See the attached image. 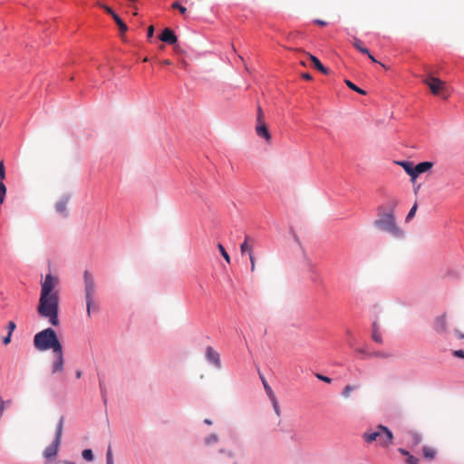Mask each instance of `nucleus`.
Here are the masks:
<instances>
[{
	"instance_id": "nucleus-7",
	"label": "nucleus",
	"mask_w": 464,
	"mask_h": 464,
	"mask_svg": "<svg viewBox=\"0 0 464 464\" xmlns=\"http://www.w3.org/2000/svg\"><path fill=\"white\" fill-rule=\"evenodd\" d=\"M423 82L434 95H440L444 89L445 83L439 78L428 76Z\"/></svg>"
},
{
	"instance_id": "nucleus-42",
	"label": "nucleus",
	"mask_w": 464,
	"mask_h": 464,
	"mask_svg": "<svg viewBox=\"0 0 464 464\" xmlns=\"http://www.w3.org/2000/svg\"><path fill=\"white\" fill-rule=\"evenodd\" d=\"M102 7L106 11L107 14H109L110 15H111V17H113V14H116L114 13V11L109 7V6H106V5H102Z\"/></svg>"
},
{
	"instance_id": "nucleus-43",
	"label": "nucleus",
	"mask_w": 464,
	"mask_h": 464,
	"mask_svg": "<svg viewBox=\"0 0 464 464\" xmlns=\"http://www.w3.org/2000/svg\"><path fill=\"white\" fill-rule=\"evenodd\" d=\"M454 355L459 358H464V351L463 350H457L454 352Z\"/></svg>"
},
{
	"instance_id": "nucleus-4",
	"label": "nucleus",
	"mask_w": 464,
	"mask_h": 464,
	"mask_svg": "<svg viewBox=\"0 0 464 464\" xmlns=\"http://www.w3.org/2000/svg\"><path fill=\"white\" fill-rule=\"evenodd\" d=\"M366 442L377 441L382 447H388L392 443V432L383 425H378L376 430L366 431L362 435Z\"/></svg>"
},
{
	"instance_id": "nucleus-38",
	"label": "nucleus",
	"mask_w": 464,
	"mask_h": 464,
	"mask_svg": "<svg viewBox=\"0 0 464 464\" xmlns=\"http://www.w3.org/2000/svg\"><path fill=\"white\" fill-rule=\"evenodd\" d=\"M16 325H15V323L14 321H10L8 323V325H7V328H8V334H11L14 332V330L15 329Z\"/></svg>"
},
{
	"instance_id": "nucleus-52",
	"label": "nucleus",
	"mask_w": 464,
	"mask_h": 464,
	"mask_svg": "<svg viewBox=\"0 0 464 464\" xmlns=\"http://www.w3.org/2000/svg\"><path fill=\"white\" fill-rule=\"evenodd\" d=\"M64 464H75L74 462H71V461H64Z\"/></svg>"
},
{
	"instance_id": "nucleus-51",
	"label": "nucleus",
	"mask_w": 464,
	"mask_h": 464,
	"mask_svg": "<svg viewBox=\"0 0 464 464\" xmlns=\"http://www.w3.org/2000/svg\"><path fill=\"white\" fill-rule=\"evenodd\" d=\"M162 63L165 64V65H169L170 64V61L169 60H165V61H163Z\"/></svg>"
},
{
	"instance_id": "nucleus-8",
	"label": "nucleus",
	"mask_w": 464,
	"mask_h": 464,
	"mask_svg": "<svg viewBox=\"0 0 464 464\" xmlns=\"http://www.w3.org/2000/svg\"><path fill=\"white\" fill-rule=\"evenodd\" d=\"M53 353V361L51 365V372L52 374L62 372L63 371L64 364L63 349H61L60 351H56Z\"/></svg>"
},
{
	"instance_id": "nucleus-29",
	"label": "nucleus",
	"mask_w": 464,
	"mask_h": 464,
	"mask_svg": "<svg viewBox=\"0 0 464 464\" xmlns=\"http://www.w3.org/2000/svg\"><path fill=\"white\" fill-rule=\"evenodd\" d=\"M417 203H415L412 208L410 209L408 215L406 216V218H405V221L406 222H409L411 218H413V217L415 216L416 214V211H417Z\"/></svg>"
},
{
	"instance_id": "nucleus-6",
	"label": "nucleus",
	"mask_w": 464,
	"mask_h": 464,
	"mask_svg": "<svg viewBox=\"0 0 464 464\" xmlns=\"http://www.w3.org/2000/svg\"><path fill=\"white\" fill-rule=\"evenodd\" d=\"M63 430V418L61 417L56 426L54 440L44 451V456L45 459H49L54 458L57 455L62 440Z\"/></svg>"
},
{
	"instance_id": "nucleus-54",
	"label": "nucleus",
	"mask_w": 464,
	"mask_h": 464,
	"mask_svg": "<svg viewBox=\"0 0 464 464\" xmlns=\"http://www.w3.org/2000/svg\"><path fill=\"white\" fill-rule=\"evenodd\" d=\"M358 352H359V353H364V350H361V349H359V350H358Z\"/></svg>"
},
{
	"instance_id": "nucleus-36",
	"label": "nucleus",
	"mask_w": 464,
	"mask_h": 464,
	"mask_svg": "<svg viewBox=\"0 0 464 464\" xmlns=\"http://www.w3.org/2000/svg\"><path fill=\"white\" fill-rule=\"evenodd\" d=\"M5 179V169L3 161H0V179L3 181Z\"/></svg>"
},
{
	"instance_id": "nucleus-33",
	"label": "nucleus",
	"mask_w": 464,
	"mask_h": 464,
	"mask_svg": "<svg viewBox=\"0 0 464 464\" xmlns=\"http://www.w3.org/2000/svg\"><path fill=\"white\" fill-rule=\"evenodd\" d=\"M263 384H264V388H265V390H266V392L267 396H268V397H269V399L271 400V395H272V396H276V395L274 394V392L272 391L271 387L266 383V381H263Z\"/></svg>"
},
{
	"instance_id": "nucleus-5",
	"label": "nucleus",
	"mask_w": 464,
	"mask_h": 464,
	"mask_svg": "<svg viewBox=\"0 0 464 464\" xmlns=\"http://www.w3.org/2000/svg\"><path fill=\"white\" fill-rule=\"evenodd\" d=\"M83 281L87 314L90 316L92 309L96 308V305L94 304L96 285L93 276L88 270L83 272Z\"/></svg>"
},
{
	"instance_id": "nucleus-30",
	"label": "nucleus",
	"mask_w": 464,
	"mask_h": 464,
	"mask_svg": "<svg viewBox=\"0 0 464 464\" xmlns=\"http://www.w3.org/2000/svg\"><path fill=\"white\" fill-rule=\"evenodd\" d=\"M171 7L173 9H178L182 15H186V14H187V8L184 7L183 5H179V2L173 3Z\"/></svg>"
},
{
	"instance_id": "nucleus-9",
	"label": "nucleus",
	"mask_w": 464,
	"mask_h": 464,
	"mask_svg": "<svg viewBox=\"0 0 464 464\" xmlns=\"http://www.w3.org/2000/svg\"><path fill=\"white\" fill-rule=\"evenodd\" d=\"M206 357L208 361L213 363L217 368L221 367L219 353L216 352L211 346L207 347Z\"/></svg>"
},
{
	"instance_id": "nucleus-34",
	"label": "nucleus",
	"mask_w": 464,
	"mask_h": 464,
	"mask_svg": "<svg viewBox=\"0 0 464 464\" xmlns=\"http://www.w3.org/2000/svg\"><path fill=\"white\" fill-rule=\"evenodd\" d=\"M106 462L107 464H113V457L111 449L109 448L106 453Z\"/></svg>"
},
{
	"instance_id": "nucleus-32",
	"label": "nucleus",
	"mask_w": 464,
	"mask_h": 464,
	"mask_svg": "<svg viewBox=\"0 0 464 464\" xmlns=\"http://www.w3.org/2000/svg\"><path fill=\"white\" fill-rule=\"evenodd\" d=\"M256 123H265V113L260 106L257 108Z\"/></svg>"
},
{
	"instance_id": "nucleus-35",
	"label": "nucleus",
	"mask_w": 464,
	"mask_h": 464,
	"mask_svg": "<svg viewBox=\"0 0 464 464\" xmlns=\"http://www.w3.org/2000/svg\"><path fill=\"white\" fill-rule=\"evenodd\" d=\"M411 439H412V441L414 444L417 445L420 442L421 437L418 433L412 432V433H411Z\"/></svg>"
},
{
	"instance_id": "nucleus-12",
	"label": "nucleus",
	"mask_w": 464,
	"mask_h": 464,
	"mask_svg": "<svg viewBox=\"0 0 464 464\" xmlns=\"http://www.w3.org/2000/svg\"><path fill=\"white\" fill-rule=\"evenodd\" d=\"M255 244V239L251 237L250 236H246L244 242L240 246V251L242 254L247 253L250 255V253H253V247Z\"/></svg>"
},
{
	"instance_id": "nucleus-37",
	"label": "nucleus",
	"mask_w": 464,
	"mask_h": 464,
	"mask_svg": "<svg viewBox=\"0 0 464 464\" xmlns=\"http://www.w3.org/2000/svg\"><path fill=\"white\" fill-rule=\"evenodd\" d=\"M370 355L374 356V357H382V358L390 357L389 353H382V352L373 353H371Z\"/></svg>"
},
{
	"instance_id": "nucleus-50",
	"label": "nucleus",
	"mask_w": 464,
	"mask_h": 464,
	"mask_svg": "<svg viewBox=\"0 0 464 464\" xmlns=\"http://www.w3.org/2000/svg\"><path fill=\"white\" fill-rule=\"evenodd\" d=\"M204 422H205L206 424H208V425H211V424H212V421H211L209 419H206V420H204Z\"/></svg>"
},
{
	"instance_id": "nucleus-46",
	"label": "nucleus",
	"mask_w": 464,
	"mask_h": 464,
	"mask_svg": "<svg viewBox=\"0 0 464 464\" xmlns=\"http://www.w3.org/2000/svg\"><path fill=\"white\" fill-rule=\"evenodd\" d=\"M227 458L230 459V464H235L234 463L233 454L231 452L227 453Z\"/></svg>"
},
{
	"instance_id": "nucleus-40",
	"label": "nucleus",
	"mask_w": 464,
	"mask_h": 464,
	"mask_svg": "<svg viewBox=\"0 0 464 464\" xmlns=\"http://www.w3.org/2000/svg\"><path fill=\"white\" fill-rule=\"evenodd\" d=\"M316 378L327 383H330L332 381L329 377L324 376L322 374H316Z\"/></svg>"
},
{
	"instance_id": "nucleus-11",
	"label": "nucleus",
	"mask_w": 464,
	"mask_h": 464,
	"mask_svg": "<svg viewBox=\"0 0 464 464\" xmlns=\"http://www.w3.org/2000/svg\"><path fill=\"white\" fill-rule=\"evenodd\" d=\"M256 131L258 137L265 139L267 143L271 141V134L268 130V128L265 123H256Z\"/></svg>"
},
{
	"instance_id": "nucleus-45",
	"label": "nucleus",
	"mask_w": 464,
	"mask_h": 464,
	"mask_svg": "<svg viewBox=\"0 0 464 464\" xmlns=\"http://www.w3.org/2000/svg\"><path fill=\"white\" fill-rule=\"evenodd\" d=\"M302 77H303L304 80H308V81L312 79L311 74H310V73H308V72H304V73H303V74H302Z\"/></svg>"
},
{
	"instance_id": "nucleus-48",
	"label": "nucleus",
	"mask_w": 464,
	"mask_h": 464,
	"mask_svg": "<svg viewBox=\"0 0 464 464\" xmlns=\"http://www.w3.org/2000/svg\"><path fill=\"white\" fill-rule=\"evenodd\" d=\"M369 56V58L373 62V63H377L376 59L369 53V54H367Z\"/></svg>"
},
{
	"instance_id": "nucleus-22",
	"label": "nucleus",
	"mask_w": 464,
	"mask_h": 464,
	"mask_svg": "<svg viewBox=\"0 0 464 464\" xmlns=\"http://www.w3.org/2000/svg\"><path fill=\"white\" fill-rule=\"evenodd\" d=\"M422 452L423 456L429 459H433L436 456V450L428 446L423 447Z\"/></svg>"
},
{
	"instance_id": "nucleus-19",
	"label": "nucleus",
	"mask_w": 464,
	"mask_h": 464,
	"mask_svg": "<svg viewBox=\"0 0 464 464\" xmlns=\"http://www.w3.org/2000/svg\"><path fill=\"white\" fill-rule=\"evenodd\" d=\"M399 452L407 457L405 459L406 464H419V459L411 455L406 450L399 449Z\"/></svg>"
},
{
	"instance_id": "nucleus-49",
	"label": "nucleus",
	"mask_w": 464,
	"mask_h": 464,
	"mask_svg": "<svg viewBox=\"0 0 464 464\" xmlns=\"http://www.w3.org/2000/svg\"><path fill=\"white\" fill-rule=\"evenodd\" d=\"M75 375H76V378H78V379H79V378H81V376H82V372H81V371H77V372H76V373H75Z\"/></svg>"
},
{
	"instance_id": "nucleus-31",
	"label": "nucleus",
	"mask_w": 464,
	"mask_h": 464,
	"mask_svg": "<svg viewBox=\"0 0 464 464\" xmlns=\"http://www.w3.org/2000/svg\"><path fill=\"white\" fill-rule=\"evenodd\" d=\"M218 435L217 434H211V435H209L208 437L206 438L205 443L209 446V445H212V444L218 442Z\"/></svg>"
},
{
	"instance_id": "nucleus-13",
	"label": "nucleus",
	"mask_w": 464,
	"mask_h": 464,
	"mask_svg": "<svg viewBox=\"0 0 464 464\" xmlns=\"http://www.w3.org/2000/svg\"><path fill=\"white\" fill-rule=\"evenodd\" d=\"M434 330L438 333H445L447 331V318L446 315L438 316L434 322Z\"/></svg>"
},
{
	"instance_id": "nucleus-14",
	"label": "nucleus",
	"mask_w": 464,
	"mask_h": 464,
	"mask_svg": "<svg viewBox=\"0 0 464 464\" xmlns=\"http://www.w3.org/2000/svg\"><path fill=\"white\" fill-rule=\"evenodd\" d=\"M398 165H400L405 172L411 176V180L413 182L415 180V171L414 165L411 161H397Z\"/></svg>"
},
{
	"instance_id": "nucleus-28",
	"label": "nucleus",
	"mask_w": 464,
	"mask_h": 464,
	"mask_svg": "<svg viewBox=\"0 0 464 464\" xmlns=\"http://www.w3.org/2000/svg\"><path fill=\"white\" fill-rule=\"evenodd\" d=\"M218 248L220 254L222 255V256L227 261V263L229 264L230 263V256L227 254V252L226 251L225 247L221 244H218Z\"/></svg>"
},
{
	"instance_id": "nucleus-24",
	"label": "nucleus",
	"mask_w": 464,
	"mask_h": 464,
	"mask_svg": "<svg viewBox=\"0 0 464 464\" xmlns=\"http://www.w3.org/2000/svg\"><path fill=\"white\" fill-rule=\"evenodd\" d=\"M357 388L358 386L355 385H346L342 392V395L347 399L351 396V392Z\"/></svg>"
},
{
	"instance_id": "nucleus-41",
	"label": "nucleus",
	"mask_w": 464,
	"mask_h": 464,
	"mask_svg": "<svg viewBox=\"0 0 464 464\" xmlns=\"http://www.w3.org/2000/svg\"><path fill=\"white\" fill-rule=\"evenodd\" d=\"M153 34H154V26H153V25H150V26H149V27H148V32H147V37H148V39L152 38Z\"/></svg>"
},
{
	"instance_id": "nucleus-16",
	"label": "nucleus",
	"mask_w": 464,
	"mask_h": 464,
	"mask_svg": "<svg viewBox=\"0 0 464 464\" xmlns=\"http://www.w3.org/2000/svg\"><path fill=\"white\" fill-rule=\"evenodd\" d=\"M432 166H433L432 162H430V161H423V162H420V163L417 164L416 166H414L415 179H417V177L420 174L430 170L432 168Z\"/></svg>"
},
{
	"instance_id": "nucleus-44",
	"label": "nucleus",
	"mask_w": 464,
	"mask_h": 464,
	"mask_svg": "<svg viewBox=\"0 0 464 464\" xmlns=\"http://www.w3.org/2000/svg\"><path fill=\"white\" fill-rule=\"evenodd\" d=\"M11 334H8L3 340L4 344L7 345L11 342Z\"/></svg>"
},
{
	"instance_id": "nucleus-25",
	"label": "nucleus",
	"mask_w": 464,
	"mask_h": 464,
	"mask_svg": "<svg viewBox=\"0 0 464 464\" xmlns=\"http://www.w3.org/2000/svg\"><path fill=\"white\" fill-rule=\"evenodd\" d=\"M271 402L273 404L274 411L277 416H280L281 411L276 396L271 395Z\"/></svg>"
},
{
	"instance_id": "nucleus-53",
	"label": "nucleus",
	"mask_w": 464,
	"mask_h": 464,
	"mask_svg": "<svg viewBox=\"0 0 464 464\" xmlns=\"http://www.w3.org/2000/svg\"><path fill=\"white\" fill-rule=\"evenodd\" d=\"M460 338L464 339V334H459V335Z\"/></svg>"
},
{
	"instance_id": "nucleus-47",
	"label": "nucleus",
	"mask_w": 464,
	"mask_h": 464,
	"mask_svg": "<svg viewBox=\"0 0 464 464\" xmlns=\"http://www.w3.org/2000/svg\"><path fill=\"white\" fill-rule=\"evenodd\" d=\"M315 23L319 25H322V26H324L326 25V22L323 21V20H316Z\"/></svg>"
},
{
	"instance_id": "nucleus-17",
	"label": "nucleus",
	"mask_w": 464,
	"mask_h": 464,
	"mask_svg": "<svg viewBox=\"0 0 464 464\" xmlns=\"http://www.w3.org/2000/svg\"><path fill=\"white\" fill-rule=\"evenodd\" d=\"M372 340L377 343H382V334L379 329V324L377 322H373L372 325Z\"/></svg>"
},
{
	"instance_id": "nucleus-23",
	"label": "nucleus",
	"mask_w": 464,
	"mask_h": 464,
	"mask_svg": "<svg viewBox=\"0 0 464 464\" xmlns=\"http://www.w3.org/2000/svg\"><path fill=\"white\" fill-rule=\"evenodd\" d=\"M345 84L353 91L360 93V94H362V95H365L366 94V92L363 91L362 89L359 88L358 86H356L354 83H353L351 81L349 80H345L344 81Z\"/></svg>"
},
{
	"instance_id": "nucleus-2",
	"label": "nucleus",
	"mask_w": 464,
	"mask_h": 464,
	"mask_svg": "<svg viewBox=\"0 0 464 464\" xmlns=\"http://www.w3.org/2000/svg\"><path fill=\"white\" fill-rule=\"evenodd\" d=\"M398 204V199L389 198L378 206L376 208L377 218L373 221V226L380 231L389 233L394 238L401 239L405 233L396 221L395 209Z\"/></svg>"
},
{
	"instance_id": "nucleus-1",
	"label": "nucleus",
	"mask_w": 464,
	"mask_h": 464,
	"mask_svg": "<svg viewBox=\"0 0 464 464\" xmlns=\"http://www.w3.org/2000/svg\"><path fill=\"white\" fill-rule=\"evenodd\" d=\"M59 280L51 274L41 284V294L37 312L42 318L47 319L53 325H59Z\"/></svg>"
},
{
	"instance_id": "nucleus-27",
	"label": "nucleus",
	"mask_w": 464,
	"mask_h": 464,
	"mask_svg": "<svg viewBox=\"0 0 464 464\" xmlns=\"http://www.w3.org/2000/svg\"><path fill=\"white\" fill-rule=\"evenodd\" d=\"M82 458L87 461L93 460V453H92V450L90 449H86V450H82Z\"/></svg>"
},
{
	"instance_id": "nucleus-21",
	"label": "nucleus",
	"mask_w": 464,
	"mask_h": 464,
	"mask_svg": "<svg viewBox=\"0 0 464 464\" xmlns=\"http://www.w3.org/2000/svg\"><path fill=\"white\" fill-rule=\"evenodd\" d=\"M353 45L362 53L369 54V50L362 45L361 40L354 37L353 40Z\"/></svg>"
},
{
	"instance_id": "nucleus-18",
	"label": "nucleus",
	"mask_w": 464,
	"mask_h": 464,
	"mask_svg": "<svg viewBox=\"0 0 464 464\" xmlns=\"http://www.w3.org/2000/svg\"><path fill=\"white\" fill-rule=\"evenodd\" d=\"M309 58L313 63V65L314 66V68H316L318 71H320L321 72H323L324 74H328L329 71L327 68H325L322 63L318 60V58H316L315 56L314 55H309Z\"/></svg>"
},
{
	"instance_id": "nucleus-26",
	"label": "nucleus",
	"mask_w": 464,
	"mask_h": 464,
	"mask_svg": "<svg viewBox=\"0 0 464 464\" xmlns=\"http://www.w3.org/2000/svg\"><path fill=\"white\" fill-rule=\"evenodd\" d=\"M6 195V187L3 181H0V204L5 202Z\"/></svg>"
},
{
	"instance_id": "nucleus-10",
	"label": "nucleus",
	"mask_w": 464,
	"mask_h": 464,
	"mask_svg": "<svg viewBox=\"0 0 464 464\" xmlns=\"http://www.w3.org/2000/svg\"><path fill=\"white\" fill-rule=\"evenodd\" d=\"M160 40L169 44H175L178 42L177 36L169 28H166L162 31L161 34L160 35Z\"/></svg>"
},
{
	"instance_id": "nucleus-20",
	"label": "nucleus",
	"mask_w": 464,
	"mask_h": 464,
	"mask_svg": "<svg viewBox=\"0 0 464 464\" xmlns=\"http://www.w3.org/2000/svg\"><path fill=\"white\" fill-rule=\"evenodd\" d=\"M112 18L115 21V23L117 24V25L119 26V30H120L121 34H122L126 33L128 30V26L121 19V17L118 14H113Z\"/></svg>"
},
{
	"instance_id": "nucleus-3",
	"label": "nucleus",
	"mask_w": 464,
	"mask_h": 464,
	"mask_svg": "<svg viewBox=\"0 0 464 464\" xmlns=\"http://www.w3.org/2000/svg\"><path fill=\"white\" fill-rule=\"evenodd\" d=\"M34 345L38 351L52 350L53 353L63 349V345L53 328H46L34 337Z\"/></svg>"
},
{
	"instance_id": "nucleus-15",
	"label": "nucleus",
	"mask_w": 464,
	"mask_h": 464,
	"mask_svg": "<svg viewBox=\"0 0 464 464\" xmlns=\"http://www.w3.org/2000/svg\"><path fill=\"white\" fill-rule=\"evenodd\" d=\"M69 203V198L63 197L60 200H58L55 204V209L58 213L63 216H67V206Z\"/></svg>"
},
{
	"instance_id": "nucleus-39",
	"label": "nucleus",
	"mask_w": 464,
	"mask_h": 464,
	"mask_svg": "<svg viewBox=\"0 0 464 464\" xmlns=\"http://www.w3.org/2000/svg\"><path fill=\"white\" fill-rule=\"evenodd\" d=\"M248 256H249V260L251 263V271L253 272L256 267V260H255L253 253H250V255H248Z\"/></svg>"
}]
</instances>
